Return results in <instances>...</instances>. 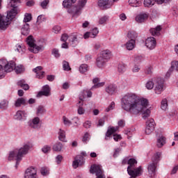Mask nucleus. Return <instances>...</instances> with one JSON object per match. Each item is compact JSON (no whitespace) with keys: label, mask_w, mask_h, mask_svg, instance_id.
Wrapping results in <instances>:
<instances>
[{"label":"nucleus","mask_w":178,"mask_h":178,"mask_svg":"<svg viewBox=\"0 0 178 178\" xmlns=\"http://www.w3.org/2000/svg\"><path fill=\"white\" fill-rule=\"evenodd\" d=\"M92 83L95 85L92 87V90H94V88H99L100 87H104V86H105V82L99 83V78H95L92 80Z\"/></svg>","instance_id":"obj_28"},{"label":"nucleus","mask_w":178,"mask_h":178,"mask_svg":"<svg viewBox=\"0 0 178 178\" xmlns=\"http://www.w3.org/2000/svg\"><path fill=\"white\" fill-rule=\"evenodd\" d=\"M12 20L13 19L8 17V14L6 17H2V15L0 14V30L5 31V30H6V29H8V26L10 24V22H12Z\"/></svg>","instance_id":"obj_12"},{"label":"nucleus","mask_w":178,"mask_h":178,"mask_svg":"<svg viewBox=\"0 0 178 178\" xmlns=\"http://www.w3.org/2000/svg\"><path fill=\"white\" fill-rule=\"evenodd\" d=\"M27 104L28 102L26 99H24V97H19L15 101V106H16V108H20L22 105L26 106L27 105Z\"/></svg>","instance_id":"obj_26"},{"label":"nucleus","mask_w":178,"mask_h":178,"mask_svg":"<svg viewBox=\"0 0 178 178\" xmlns=\"http://www.w3.org/2000/svg\"><path fill=\"white\" fill-rule=\"evenodd\" d=\"M146 126H147V127H152V129H155V121L154 119L150 118L147 120L146 122Z\"/></svg>","instance_id":"obj_39"},{"label":"nucleus","mask_w":178,"mask_h":178,"mask_svg":"<svg viewBox=\"0 0 178 178\" xmlns=\"http://www.w3.org/2000/svg\"><path fill=\"white\" fill-rule=\"evenodd\" d=\"M83 127L85 129H90L91 127V121L87 120L83 123Z\"/></svg>","instance_id":"obj_64"},{"label":"nucleus","mask_w":178,"mask_h":178,"mask_svg":"<svg viewBox=\"0 0 178 178\" xmlns=\"http://www.w3.org/2000/svg\"><path fill=\"white\" fill-rule=\"evenodd\" d=\"M63 123L65 126H71V124H73L72 121L70 120L69 118H66L65 116L63 117Z\"/></svg>","instance_id":"obj_51"},{"label":"nucleus","mask_w":178,"mask_h":178,"mask_svg":"<svg viewBox=\"0 0 178 178\" xmlns=\"http://www.w3.org/2000/svg\"><path fill=\"white\" fill-rule=\"evenodd\" d=\"M128 37L131 40H134L136 41V38H137L138 35H137V33L134 31H131L128 33Z\"/></svg>","instance_id":"obj_49"},{"label":"nucleus","mask_w":178,"mask_h":178,"mask_svg":"<svg viewBox=\"0 0 178 178\" xmlns=\"http://www.w3.org/2000/svg\"><path fill=\"white\" fill-rule=\"evenodd\" d=\"M48 5H49V0H44L40 3V6L43 9H47Z\"/></svg>","instance_id":"obj_50"},{"label":"nucleus","mask_w":178,"mask_h":178,"mask_svg":"<svg viewBox=\"0 0 178 178\" xmlns=\"http://www.w3.org/2000/svg\"><path fill=\"white\" fill-rule=\"evenodd\" d=\"M145 74H152V66L148 65L145 67Z\"/></svg>","instance_id":"obj_54"},{"label":"nucleus","mask_w":178,"mask_h":178,"mask_svg":"<svg viewBox=\"0 0 178 178\" xmlns=\"http://www.w3.org/2000/svg\"><path fill=\"white\" fill-rule=\"evenodd\" d=\"M88 70V65H87L86 64H82L79 67L80 73H82V74L86 73Z\"/></svg>","instance_id":"obj_41"},{"label":"nucleus","mask_w":178,"mask_h":178,"mask_svg":"<svg viewBox=\"0 0 178 178\" xmlns=\"http://www.w3.org/2000/svg\"><path fill=\"white\" fill-rule=\"evenodd\" d=\"M63 70L65 72H69V70H72V68H70V65H69V63L67 61H63Z\"/></svg>","instance_id":"obj_44"},{"label":"nucleus","mask_w":178,"mask_h":178,"mask_svg":"<svg viewBox=\"0 0 178 178\" xmlns=\"http://www.w3.org/2000/svg\"><path fill=\"white\" fill-rule=\"evenodd\" d=\"M83 40V35L80 33H72L69 37V44L72 47H76Z\"/></svg>","instance_id":"obj_10"},{"label":"nucleus","mask_w":178,"mask_h":178,"mask_svg":"<svg viewBox=\"0 0 178 178\" xmlns=\"http://www.w3.org/2000/svg\"><path fill=\"white\" fill-rule=\"evenodd\" d=\"M161 155L162 154L161 152H157L153 156L152 163H149L147 167L149 177H155V175H156V166L158 165V162L161 161Z\"/></svg>","instance_id":"obj_5"},{"label":"nucleus","mask_w":178,"mask_h":178,"mask_svg":"<svg viewBox=\"0 0 178 178\" xmlns=\"http://www.w3.org/2000/svg\"><path fill=\"white\" fill-rule=\"evenodd\" d=\"M157 3L159 5H162V3H168V2H170V0H145L144 6L146 8H151L155 5V3Z\"/></svg>","instance_id":"obj_13"},{"label":"nucleus","mask_w":178,"mask_h":178,"mask_svg":"<svg viewBox=\"0 0 178 178\" xmlns=\"http://www.w3.org/2000/svg\"><path fill=\"white\" fill-rule=\"evenodd\" d=\"M15 67H16V63H15V61H10L6 64L3 67L5 74L6 73H10V72H13Z\"/></svg>","instance_id":"obj_20"},{"label":"nucleus","mask_w":178,"mask_h":178,"mask_svg":"<svg viewBox=\"0 0 178 178\" xmlns=\"http://www.w3.org/2000/svg\"><path fill=\"white\" fill-rule=\"evenodd\" d=\"M58 139L60 141L66 142V132L64 130L60 129L58 132Z\"/></svg>","instance_id":"obj_35"},{"label":"nucleus","mask_w":178,"mask_h":178,"mask_svg":"<svg viewBox=\"0 0 178 178\" xmlns=\"http://www.w3.org/2000/svg\"><path fill=\"white\" fill-rule=\"evenodd\" d=\"M14 69L17 74L22 73V72H24V66H23L22 65H19L17 66L15 65Z\"/></svg>","instance_id":"obj_43"},{"label":"nucleus","mask_w":178,"mask_h":178,"mask_svg":"<svg viewBox=\"0 0 178 178\" xmlns=\"http://www.w3.org/2000/svg\"><path fill=\"white\" fill-rule=\"evenodd\" d=\"M49 95H51V88L48 85L44 86L42 91H40L38 94V97H49Z\"/></svg>","instance_id":"obj_17"},{"label":"nucleus","mask_w":178,"mask_h":178,"mask_svg":"<svg viewBox=\"0 0 178 178\" xmlns=\"http://www.w3.org/2000/svg\"><path fill=\"white\" fill-rule=\"evenodd\" d=\"M126 48L128 51H133L136 48V41L130 40L126 43Z\"/></svg>","instance_id":"obj_30"},{"label":"nucleus","mask_w":178,"mask_h":178,"mask_svg":"<svg viewBox=\"0 0 178 178\" xmlns=\"http://www.w3.org/2000/svg\"><path fill=\"white\" fill-rule=\"evenodd\" d=\"M149 15L147 13H142L138 14L135 20L137 22V23H144L146 22V20H148V17Z\"/></svg>","instance_id":"obj_19"},{"label":"nucleus","mask_w":178,"mask_h":178,"mask_svg":"<svg viewBox=\"0 0 178 178\" xmlns=\"http://www.w3.org/2000/svg\"><path fill=\"white\" fill-rule=\"evenodd\" d=\"M22 34L23 35H29L30 34V25L27 23H24L22 28Z\"/></svg>","instance_id":"obj_31"},{"label":"nucleus","mask_w":178,"mask_h":178,"mask_svg":"<svg viewBox=\"0 0 178 178\" xmlns=\"http://www.w3.org/2000/svg\"><path fill=\"white\" fill-rule=\"evenodd\" d=\"M90 173H95L97 178H105V175H104V171L102 170V166L97 164L91 165Z\"/></svg>","instance_id":"obj_9"},{"label":"nucleus","mask_w":178,"mask_h":178,"mask_svg":"<svg viewBox=\"0 0 178 178\" xmlns=\"http://www.w3.org/2000/svg\"><path fill=\"white\" fill-rule=\"evenodd\" d=\"M118 1L119 0H99L98 6L103 9H109L113 5V2H118Z\"/></svg>","instance_id":"obj_14"},{"label":"nucleus","mask_w":178,"mask_h":178,"mask_svg":"<svg viewBox=\"0 0 178 178\" xmlns=\"http://www.w3.org/2000/svg\"><path fill=\"white\" fill-rule=\"evenodd\" d=\"M44 112H45V108H44V106H40L38 107V109H37L38 116H40V115H42V113H44Z\"/></svg>","instance_id":"obj_55"},{"label":"nucleus","mask_w":178,"mask_h":178,"mask_svg":"<svg viewBox=\"0 0 178 178\" xmlns=\"http://www.w3.org/2000/svg\"><path fill=\"white\" fill-rule=\"evenodd\" d=\"M96 65L97 67L102 69L104 66H106V60L99 56L96 60Z\"/></svg>","instance_id":"obj_25"},{"label":"nucleus","mask_w":178,"mask_h":178,"mask_svg":"<svg viewBox=\"0 0 178 178\" xmlns=\"http://www.w3.org/2000/svg\"><path fill=\"white\" fill-rule=\"evenodd\" d=\"M42 67L41 66L36 67L33 70V72L36 74V79H43L45 74V72L42 71Z\"/></svg>","instance_id":"obj_21"},{"label":"nucleus","mask_w":178,"mask_h":178,"mask_svg":"<svg viewBox=\"0 0 178 178\" xmlns=\"http://www.w3.org/2000/svg\"><path fill=\"white\" fill-rule=\"evenodd\" d=\"M45 20H46L45 15H40L37 18L38 23H42V22H45Z\"/></svg>","instance_id":"obj_60"},{"label":"nucleus","mask_w":178,"mask_h":178,"mask_svg":"<svg viewBox=\"0 0 178 178\" xmlns=\"http://www.w3.org/2000/svg\"><path fill=\"white\" fill-rule=\"evenodd\" d=\"M31 14L26 13L25 17L24 18V23H28V22H30L31 20Z\"/></svg>","instance_id":"obj_56"},{"label":"nucleus","mask_w":178,"mask_h":178,"mask_svg":"<svg viewBox=\"0 0 178 178\" xmlns=\"http://www.w3.org/2000/svg\"><path fill=\"white\" fill-rule=\"evenodd\" d=\"M79 99L80 101L77 104V106H78L77 113L78 115H84V113H86V109L83 108V105H84L83 104L84 96L83 95V93H82V96L79 97Z\"/></svg>","instance_id":"obj_16"},{"label":"nucleus","mask_w":178,"mask_h":178,"mask_svg":"<svg viewBox=\"0 0 178 178\" xmlns=\"http://www.w3.org/2000/svg\"><path fill=\"white\" fill-rule=\"evenodd\" d=\"M116 86L113 84H110L106 87V92L107 94H109L110 95H113V94H115L116 92Z\"/></svg>","instance_id":"obj_27"},{"label":"nucleus","mask_w":178,"mask_h":178,"mask_svg":"<svg viewBox=\"0 0 178 178\" xmlns=\"http://www.w3.org/2000/svg\"><path fill=\"white\" fill-rule=\"evenodd\" d=\"M154 131V128H152V127H149L146 126V129H145V134H151V133Z\"/></svg>","instance_id":"obj_62"},{"label":"nucleus","mask_w":178,"mask_h":178,"mask_svg":"<svg viewBox=\"0 0 178 178\" xmlns=\"http://www.w3.org/2000/svg\"><path fill=\"white\" fill-rule=\"evenodd\" d=\"M15 118L17 120H24L26 118H27V113L24 111H18L16 113Z\"/></svg>","instance_id":"obj_23"},{"label":"nucleus","mask_w":178,"mask_h":178,"mask_svg":"<svg viewBox=\"0 0 178 178\" xmlns=\"http://www.w3.org/2000/svg\"><path fill=\"white\" fill-rule=\"evenodd\" d=\"M118 72L122 74L126 72V65L123 63L118 65Z\"/></svg>","instance_id":"obj_46"},{"label":"nucleus","mask_w":178,"mask_h":178,"mask_svg":"<svg viewBox=\"0 0 178 178\" xmlns=\"http://www.w3.org/2000/svg\"><path fill=\"white\" fill-rule=\"evenodd\" d=\"M37 177V170L34 167L27 168L25 171L24 178Z\"/></svg>","instance_id":"obj_15"},{"label":"nucleus","mask_w":178,"mask_h":178,"mask_svg":"<svg viewBox=\"0 0 178 178\" xmlns=\"http://www.w3.org/2000/svg\"><path fill=\"white\" fill-rule=\"evenodd\" d=\"M38 123H40V118L35 117L32 120V122L29 123V126L32 127V129H37L38 127Z\"/></svg>","instance_id":"obj_33"},{"label":"nucleus","mask_w":178,"mask_h":178,"mask_svg":"<svg viewBox=\"0 0 178 178\" xmlns=\"http://www.w3.org/2000/svg\"><path fill=\"white\" fill-rule=\"evenodd\" d=\"M81 154V155L76 156L73 161L72 166L74 169H77L79 165L84 163V156H87V153L86 152H82Z\"/></svg>","instance_id":"obj_11"},{"label":"nucleus","mask_w":178,"mask_h":178,"mask_svg":"<svg viewBox=\"0 0 178 178\" xmlns=\"http://www.w3.org/2000/svg\"><path fill=\"white\" fill-rule=\"evenodd\" d=\"M122 108L131 115H138L142 113L143 118L147 119L151 115V110L147 108L148 99L142 98L138 99L137 95L134 93H127L121 99Z\"/></svg>","instance_id":"obj_1"},{"label":"nucleus","mask_w":178,"mask_h":178,"mask_svg":"<svg viewBox=\"0 0 178 178\" xmlns=\"http://www.w3.org/2000/svg\"><path fill=\"white\" fill-rule=\"evenodd\" d=\"M107 20H109V17L105 15L99 19V24H106Z\"/></svg>","instance_id":"obj_48"},{"label":"nucleus","mask_w":178,"mask_h":178,"mask_svg":"<svg viewBox=\"0 0 178 178\" xmlns=\"http://www.w3.org/2000/svg\"><path fill=\"white\" fill-rule=\"evenodd\" d=\"M130 6L133 8H137L141 5V1L140 0H129L128 1Z\"/></svg>","instance_id":"obj_36"},{"label":"nucleus","mask_w":178,"mask_h":178,"mask_svg":"<svg viewBox=\"0 0 178 178\" xmlns=\"http://www.w3.org/2000/svg\"><path fill=\"white\" fill-rule=\"evenodd\" d=\"M17 86H19V87H21V88H23V90H25V91H27V90H29L30 88V86L26 83V81L24 79L19 80L17 82Z\"/></svg>","instance_id":"obj_32"},{"label":"nucleus","mask_w":178,"mask_h":178,"mask_svg":"<svg viewBox=\"0 0 178 178\" xmlns=\"http://www.w3.org/2000/svg\"><path fill=\"white\" fill-rule=\"evenodd\" d=\"M16 51L19 52V54H23V52H26V47L24 45L17 44Z\"/></svg>","instance_id":"obj_47"},{"label":"nucleus","mask_w":178,"mask_h":178,"mask_svg":"<svg viewBox=\"0 0 178 178\" xmlns=\"http://www.w3.org/2000/svg\"><path fill=\"white\" fill-rule=\"evenodd\" d=\"M62 148H63V145L60 142H58L53 146V151H56L57 152H59L62 151Z\"/></svg>","instance_id":"obj_37"},{"label":"nucleus","mask_w":178,"mask_h":178,"mask_svg":"<svg viewBox=\"0 0 178 178\" xmlns=\"http://www.w3.org/2000/svg\"><path fill=\"white\" fill-rule=\"evenodd\" d=\"M143 56H135L134 62L138 65V63H141L143 62Z\"/></svg>","instance_id":"obj_53"},{"label":"nucleus","mask_w":178,"mask_h":178,"mask_svg":"<svg viewBox=\"0 0 178 178\" xmlns=\"http://www.w3.org/2000/svg\"><path fill=\"white\" fill-rule=\"evenodd\" d=\"M98 33H99V31H98V28H94L92 31L90 32L91 34V38H95L97 35H98Z\"/></svg>","instance_id":"obj_52"},{"label":"nucleus","mask_w":178,"mask_h":178,"mask_svg":"<svg viewBox=\"0 0 178 178\" xmlns=\"http://www.w3.org/2000/svg\"><path fill=\"white\" fill-rule=\"evenodd\" d=\"M127 172L128 175H129L130 178H137L141 175H143V167L139 166L136 168H134V167L137 165V160L135 159H129L128 161Z\"/></svg>","instance_id":"obj_4"},{"label":"nucleus","mask_w":178,"mask_h":178,"mask_svg":"<svg viewBox=\"0 0 178 178\" xmlns=\"http://www.w3.org/2000/svg\"><path fill=\"white\" fill-rule=\"evenodd\" d=\"M90 140V134L88 133V132H86L85 134H84V136H83V138H82V141H83V143H84L85 144H87V141H88Z\"/></svg>","instance_id":"obj_57"},{"label":"nucleus","mask_w":178,"mask_h":178,"mask_svg":"<svg viewBox=\"0 0 178 178\" xmlns=\"http://www.w3.org/2000/svg\"><path fill=\"white\" fill-rule=\"evenodd\" d=\"M173 70H177V72H178V61L177 60L172 61L171 63V67L169 69V70L166 73L165 77H170V73H172Z\"/></svg>","instance_id":"obj_22"},{"label":"nucleus","mask_w":178,"mask_h":178,"mask_svg":"<svg viewBox=\"0 0 178 178\" xmlns=\"http://www.w3.org/2000/svg\"><path fill=\"white\" fill-rule=\"evenodd\" d=\"M155 86V81H154V79H152V81H149L146 83V88L147 90H152Z\"/></svg>","instance_id":"obj_38"},{"label":"nucleus","mask_w":178,"mask_h":178,"mask_svg":"<svg viewBox=\"0 0 178 178\" xmlns=\"http://www.w3.org/2000/svg\"><path fill=\"white\" fill-rule=\"evenodd\" d=\"M145 45L149 49H154L156 47V40L154 37L148 38L145 41Z\"/></svg>","instance_id":"obj_18"},{"label":"nucleus","mask_w":178,"mask_h":178,"mask_svg":"<svg viewBox=\"0 0 178 178\" xmlns=\"http://www.w3.org/2000/svg\"><path fill=\"white\" fill-rule=\"evenodd\" d=\"M117 130L118 129H115V127H111V128L108 129L106 134V136L109 137L110 136H112V134H113V133H116Z\"/></svg>","instance_id":"obj_45"},{"label":"nucleus","mask_w":178,"mask_h":178,"mask_svg":"<svg viewBox=\"0 0 178 178\" xmlns=\"http://www.w3.org/2000/svg\"><path fill=\"white\" fill-rule=\"evenodd\" d=\"M42 152H44V154H47V153L49 152V151H51V147H49L48 145H45L42 149Z\"/></svg>","instance_id":"obj_61"},{"label":"nucleus","mask_w":178,"mask_h":178,"mask_svg":"<svg viewBox=\"0 0 178 178\" xmlns=\"http://www.w3.org/2000/svg\"><path fill=\"white\" fill-rule=\"evenodd\" d=\"M166 143V138L163 136L160 137L157 139V147L159 148H162L163 145Z\"/></svg>","instance_id":"obj_34"},{"label":"nucleus","mask_w":178,"mask_h":178,"mask_svg":"<svg viewBox=\"0 0 178 178\" xmlns=\"http://www.w3.org/2000/svg\"><path fill=\"white\" fill-rule=\"evenodd\" d=\"M154 91L156 94H161L165 87V81L162 78H154Z\"/></svg>","instance_id":"obj_8"},{"label":"nucleus","mask_w":178,"mask_h":178,"mask_svg":"<svg viewBox=\"0 0 178 178\" xmlns=\"http://www.w3.org/2000/svg\"><path fill=\"white\" fill-rule=\"evenodd\" d=\"M8 105H9V102H8V100H3L0 102L1 109H8Z\"/></svg>","instance_id":"obj_42"},{"label":"nucleus","mask_w":178,"mask_h":178,"mask_svg":"<svg viewBox=\"0 0 178 178\" xmlns=\"http://www.w3.org/2000/svg\"><path fill=\"white\" fill-rule=\"evenodd\" d=\"M115 109V103L112 102L111 104L106 108V112H111Z\"/></svg>","instance_id":"obj_58"},{"label":"nucleus","mask_w":178,"mask_h":178,"mask_svg":"<svg viewBox=\"0 0 178 178\" xmlns=\"http://www.w3.org/2000/svg\"><path fill=\"white\" fill-rule=\"evenodd\" d=\"M161 108L162 111H166L168 109V99H163L161 102Z\"/></svg>","instance_id":"obj_40"},{"label":"nucleus","mask_w":178,"mask_h":178,"mask_svg":"<svg viewBox=\"0 0 178 178\" xmlns=\"http://www.w3.org/2000/svg\"><path fill=\"white\" fill-rule=\"evenodd\" d=\"M29 149H30V145H24L19 149H16L11 151L8 156V161H13V159H15V168H17V166H19V163H20V161L23 159V156L29 153Z\"/></svg>","instance_id":"obj_3"},{"label":"nucleus","mask_w":178,"mask_h":178,"mask_svg":"<svg viewBox=\"0 0 178 178\" xmlns=\"http://www.w3.org/2000/svg\"><path fill=\"white\" fill-rule=\"evenodd\" d=\"M22 0H10L9 6L12 8V9L8 12V17L10 20H13L15 17H16V15H17V3H20Z\"/></svg>","instance_id":"obj_7"},{"label":"nucleus","mask_w":178,"mask_h":178,"mask_svg":"<svg viewBox=\"0 0 178 178\" xmlns=\"http://www.w3.org/2000/svg\"><path fill=\"white\" fill-rule=\"evenodd\" d=\"M162 31V26L158 25L156 28H152L149 30V32L152 33V35L159 36L161 35V31Z\"/></svg>","instance_id":"obj_24"},{"label":"nucleus","mask_w":178,"mask_h":178,"mask_svg":"<svg viewBox=\"0 0 178 178\" xmlns=\"http://www.w3.org/2000/svg\"><path fill=\"white\" fill-rule=\"evenodd\" d=\"M118 124L119 127H124V126H126V121H124V120H120Z\"/></svg>","instance_id":"obj_63"},{"label":"nucleus","mask_w":178,"mask_h":178,"mask_svg":"<svg viewBox=\"0 0 178 178\" xmlns=\"http://www.w3.org/2000/svg\"><path fill=\"white\" fill-rule=\"evenodd\" d=\"M26 44L29 45V50L33 54H38L40 51H44V46L35 44V40L33 35H29L26 38Z\"/></svg>","instance_id":"obj_6"},{"label":"nucleus","mask_w":178,"mask_h":178,"mask_svg":"<svg viewBox=\"0 0 178 178\" xmlns=\"http://www.w3.org/2000/svg\"><path fill=\"white\" fill-rule=\"evenodd\" d=\"M41 172V175H42V176H47V175H48L49 173V170H48V168L43 167L41 168L40 170Z\"/></svg>","instance_id":"obj_59"},{"label":"nucleus","mask_w":178,"mask_h":178,"mask_svg":"<svg viewBox=\"0 0 178 178\" xmlns=\"http://www.w3.org/2000/svg\"><path fill=\"white\" fill-rule=\"evenodd\" d=\"M77 0H64L63 1V6L66 8L68 13L72 15V16H79L81 13V10L87 3V0H79L76 6H73L74 3H76Z\"/></svg>","instance_id":"obj_2"},{"label":"nucleus","mask_w":178,"mask_h":178,"mask_svg":"<svg viewBox=\"0 0 178 178\" xmlns=\"http://www.w3.org/2000/svg\"><path fill=\"white\" fill-rule=\"evenodd\" d=\"M99 56L103 59H104L105 60H108L111 59V51H109L108 49L104 50L101 52Z\"/></svg>","instance_id":"obj_29"}]
</instances>
